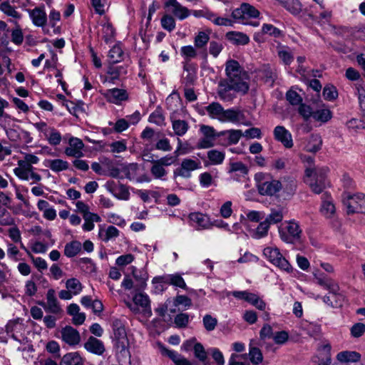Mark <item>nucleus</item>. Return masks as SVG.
<instances>
[{
	"label": "nucleus",
	"mask_w": 365,
	"mask_h": 365,
	"mask_svg": "<svg viewBox=\"0 0 365 365\" xmlns=\"http://www.w3.org/2000/svg\"><path fill=\"white\" fill-rule=\"evenodd\" d=\"M83 346L87 351L98 356L103 355L106 351L103 341L93 336H90Z\"/></svg>",
	"instance_id": "393cba45"
},
{
	"label": "nucleus",
	"mask_w": 365,
	"mask_h": 365,
	"mask_svg": "<svg viewBox=\"0 0 365 365\" xmlns=\"http://www.w3.org/2000/svg\"><path fill=\"white\" fill-rule=\"evenodd\" d=\"M83 148L84 144L80 138L71 136L68 140L64 153L68 157L80 158L83 156Z\"/></svg>",
	"instance_id": "f3484780"
},
{
	"label": "nucleus",
	"mask_w": 365,
	"mask_h": 365,
	"mask_svg": "<svg viewBox=\"0 0 365 365\" xmlns=\"http://www.w3.org/2000/svg\"><path fill=\"white\" fill-rule=\"evenodd\" d=\"M27 12L34 26L43 27L46 24L47 14L45 11L44 6H38L33 9H28Z\"/></svg>",
	"instance_id": "412c9836"
},
{
	"label": "nucleus",
	"mask_w": 365,
	"mask_h": 365,
	"mask_svg": "<svg viewBox=\"0 0 365 365\" xmlns=\"http://www.w3.org/2000/svg\"><path fill=\"white\" fill-rule=\"evenodd\" d=\"M188 218L190 225L197 230L207 229L211 225L208 216L201 212H192Z\"/></svg>",
	"instance_id": "5701e85b"
},
{
	"label": "nucleus",
	"mask_w": 365,
	"mask_h": 365,
	"mask_svg": "<svg viewBox=\"0 0 365 365\" xmlns=\"http://www.w3.org/2000/svg\"><path fill=\"white\" fill-rule=\"evenodd\" d=\"M327 290H329V294L322 298L323 302L328 307L333 308L342 307L345 302V297L339 292L338 284L331 286Z\"/></svg>",
	"instance_id": "ddd939ff"
},
{
	"label": "nucleus",
	"mask_w": 365,
	"mask_h": 365,
	"mask_svg": "<svg viewBox=\"0 0 365 365\" xmlns=\"http://www.w3.org/2000/svg\"><path fill=\"white\" fill-rule=\"evenodd\" d=\"M259 15V11L253 6L244 3L240 8L235 9L232 12V16L236 22L247 24L250 18H257Z\"/></svg>",
	"instance_id": "9d476101"
},
{
	"label": "nucleus",
	"mask_w": 365,
	"mask_h": 365,
	"mask_svg": "<svg viewBox=\"0 0 365 365\" xmlns=\"http://www.w3.org/2000/svg\"><path fill=\"white\" fill-rule=\"evenodd\" d=\"M187 152L185 148H182V142L178 139V145L175 151L174 152L175 155H168L158 160H155L157 163L165 168L175 163L177 160V158L180 155H185Z\"/></svg>",
	"instance_id": "a878e982"
},
{
	"label": "nucleus",
	"mask_w": 365,
	"mask_h": 365,
	"mask_svg": "<svg viewBox=\"0 0 365 365\" xmlns=\"http://www.w3.org/2000/svg\"><path fill=\"white\" fill-rule=\"evenodd\" d=\"M165 6L168 9V11L174 17L180 21L187 19L191 14V11L180 4L177 0H167L165 3Z\"/></svg>",
	"instance_id": "2eb2a0df"
},
{
	"label": "nucleus",
	"mask_w": 365,
	"mask_h": 365,
	"mask_svg": "<svg viewBox=\"0 0 365 365\" xmlns=\"http://www.w3.org/2000/svg\"><path fill=\"white\" fill-rule=\"evenodd\" d=\"M270 225L265 221L261 222L255 229H249V235L254 239H261L266 237Z\"/></svg>",
	"instance_id": "a19ab883"
},
{
	"label": "nucleus",
	"mask_w": 365,
	"mask_h": 365,
	"mask_svg": "<svg viewBox=\"0 0 365 365\" xmlns=\"http://www.w3.org/2000/svg\"><path fill=\"white\" fill-rule=\"evenodd\" d=\"M62 340L70 346L79 344L81 336L78 331L71 327H66L61 331Z\"/></svg>",
	"instance_id": "b1692460"
},
{
	"label": "nucleus",
	"mask_w": 365,
	"mask_h": 365,
	"mask_svg": "<svg viewBox=\"0 0 365 365\" xmlns=\"http://www.w3.org/2000/svg\"><path fill=\"white\" fill-rule=\"evenodd\" d=\"M43 165L55 173L66 170L68 168V163L62 159H47L43 162Z\"/></svg>",
	"instance_id": "e433bc0d"
},
{
	"label": "nucleus",
	"mask_w": 365,
	"mask_h": 365,
	"mask_svg": "<svg viewBox=\"0 0 365 365\" xmlns=\"http://www.w3.org/2000/svg\"><path fill=\"white\" fill-rule=\"evenodd\" d=\"M16 121L15 118L4 111L0 115V129L6 130L9 127H13Z\"/></svg>",
	"instance_id": "680f3d73"
},
{
	"label": "nucleus",
	"mask_w": 365,
	"mask_h": 365,
	"mask_svg": "<svg viewBox=\"0 0 365 365\" xmlns=\"http://www.w3.org/2000/svg\"><path fill=\"white\" fill-rule=\"evenodd\" d=\"M221 122H231L242 124L246 126L252 125V123L245 120V115L240 110L227 109L223 110Z\"/></svg>",
	"instance_id": "a211bd4d"
},
{
	"label": "nucleus",
	"mask_w": 365,
	"mask_h": 365,
	"mask_svg": "<svg viewBox=\"0 0 365 365\" xmlns=\"http://www.w3.org/2000/svg\"><path fill=\"white\" fill-rule=\"evenodd\" d=\"M109 151L112 153H120L127 150V142L125 140L114 141L109 144Z\"/></svg>",
	"instance_id": "338daca9"
},
{
	"label": "nucleus",
	"mask_w": 365,
	"mask_h": 365,
	"mask_svg": "<svg viewBox=\"0 0 365 365\" xmlns=\"http://www.w3.org/2000/svg\"><path fill=\"white\" fill-rule=\"evenodd\" d=\"M275 140L280 142L285 148H291L294 143L291 133L284 126L277 125L273 131Z\"/></svg>",
	"instance_id": "4be33fe9"
},
{
	"label": "nucleus",
	"mask_w": 365,
	"mask_h": 365,
	"mask_svg": "<svg viewBox=\"0 0 365 365\" xmlns=\"http://www.w3.org/2000/svg\"><path fill=\"white\" fill-rule=\"evenodd\" d=\"M354 86L359 106L362 110H365V84L363 83H357Z\"/></svg>",
	"instance_id": "e2e57ef3"
},
{
	"label": "nucleus",
	"mask_w": 365,
	"mask_h": 365,
	"mask_svg": "<svg viewBox=\"0 0 365 365\" xmlns=\"http://www.w3.org/2000/svg\"><path fill=\"white\" fill-rule=\"evenodd\" d=\"M210 40L209 34L205 31L198 32L194 38L195 47L197 48H202L206 46Z\"/></svg>",
	"instance_id": "bf43d9fd"
},
{
	"label": "nucleus",
	"mask_w": 365,
	"mask_h": 365,
	"mask_svg": "<svg viewBox=\"0 0 365 365\" xmlns=\"http://www.w3.org/2000/svg\"><path fill=\"white\" fill-rule=\"evenodd\" d=\"M125 304L134 314H140L146 318L152 315L150 300L145 293L141 292L135 293L132 300L126 301Z\"/></svg>",
	"instance_id": "20e7f679"
},
{
	"label": "nucleus",
	"mask_w": 365,
	"mask_h": 365,
	"mask_svg": "<svg viewBox=\"0 0 365 365\" xmlns=\"http://www.w3.org/2000/svg\"><path fill=\"white\" fill-rule=\"evenodd\" d=\"M82 245L80 242L74 240L66 244L64 247V255L67 257L76 256L81 250Z\"/></svg>",
	"instance_id": "49530a36"
},
{
	"label": "nucleus",
	"mask_w": 365,
	"mask_h": 365,
	"mask_svg": "<svg viewBox=\"0 0 365 365\" xmlns=\"http://www.w3.org/2000/svg\"><path fill=\"white\" fill-rule=\"evenodd\" d=\"M161 26L166 31L171 32L175 29V20L173 16L165 14L160 21Z\"/></svg>",
	"instance_id": "0e129e2a"
},
{
	"label": "nucleus",
	"mask_w": 365,
	"mask_h": 365,
	"mask_svg": "<svg viewBox=\"0 0 365 365\" xmlns=\"http://www.w3.org/2000/svg\"><path fill=\"white\" fill-rule=\"evenodd\" d=\"M84 223L82 228L84 231H91L94 229V222L101 221V217L95 213H87L83 217Z\"/></svg>",
	"instance_id": "09e8293b"
},
{
	"label": "nucleus",
	"mask_w": 365,
	"mask_h": 365,
	"mask_svg": "<svg viewBox=\"0 0 365 365\" xmlns=\"http://www.w3.org/2000/svg\"><path fill=\"white\" fill-rule=\"evenodd\" d=\"M307 163L310 166L305 170L304 181L314 192L319 194L325 187L324 176L312 165L313 158L308 157Z\"/></svg>",
	"instance_id": "39448f33"
},
{
	"label": "nucleus",
	"mask_w": 365,
	"mask_h": 365,
	"mask_svg": "<svg viewBox=\"0 0 365 365\" xmlns=\"http://www.w3.org/2000/svg\"><path fill=\"white\" fill-rule=\"evenodd\" d=\"M138 170V167L137 164L131 163L126 165H124L122 168L121 172L123 173V177H125L130 180H136L137 182H150V179L148 178H137V172Z\"/></svg>",
	"instance_id": "c85d7f7f"
},
{
	"label": "nucleus",
	"mask_w": 365,
	"mask_h": 365,
	"mask_svg": "<svg viewBox=\"0 0 365 365\" xmlns=\"http://www.w3.org/2000/svg\"><path fill=\"white\" fill-rule=\"evenodd\" d=\"M257 187L260 195L272 196L282 187V183L269 174L258 173L255 175Z\"/></svg>",
	"instance_id": "7ed1b4c3"
},
{
	"label": "nucleus",
	"mask_w": 365,
	"mask_h": 365,
	"mask_svg": "<svg viewBox=\"0 0 365 365\" xmlns=\"http://www.w3.org/2000/svg\"><path fill=\"white\" fill-rule=\"evenodd\" d=\"M336 359L341 363H354L361 359V354L354 351H343L337 354Z\"/></svg>",
	"instance_id": "4c0bfd02"
},
{
	"label": "nucleus",
	"mask_w": 365,
	"mask_h": 365,
	"mask_svg": "<svg viewBox=\"0 0 365 365\" xmlns=\"http://www.w3.org/2000/svg\"><path fill=\"white\" fill-rule=\"evenodd\" d=\"M123 51L120 44L113 46L108 53V57L110 62L115 63L120 62L123 59Z\"/></svg>",
	"instance_id": "6e6d98bb"
},
{
	"label": "nucleus",
	"mask_w": 365,
	"mask_h": 365,
	"mask_svg": "<svg viewBox=\"0 0 365 365\" xmlns=\"http://www.w3.org/2000/svg\"><path fill=\"white\" fill-rule=\"evenodd\" d=\"M226 37L230 41L237 45H246L250 41V38L247 34L237 31L228 32Z\"/></svg>",
	"instance_id": "c03bdc74"
},
{
	"label": "nucleus",
	"mask_w": 365,
	"mask_h": 365,
	"mask_svg": "<svg viewBox=\"0 0 365 365\" xmlns=\"http://www.w3.org/2000/svg\"><path fill=\"white\" fill-rule=\"evenodd\" d=\"M66 287L73 295L79 294L82 291V285L78 279L76 278L68 279L66 282Z\"/></svg>",
	"instance_id": "13d9d810"
},
{
	"label": "nucleus",
	"mask_w": 365,
	"mask_h": 365,
	"mask_svg": "<svg viewBox=\"0 0 365 365\" xmlns=\"http://www.w3.org/2000/svg\"><path fill=\"white\" fill-rule=\"evenodd\" d=\"M150 173L155 179L164 180L168 174V171L165 168L157 163L155 161H152V167L150 168Z\"/></svg>",
	"instance_id": "4d7b16f0"
},
{
	"label": "nucleus",
	"mask_w": 365,
	"mask_h": 365,
	"mask_svg": "<svg viewBox=\"0 0 365 365\" xmlns=\"http://www.w3.org/2000/svg\"><path fill=\"white\" fill-rule=\"evenodd\" d=\"M114 340L115 346L120 351H124L128 348V339L125 327H119L114 329Z\"/></svg>",
	"instance_id": "7c9ffc66"
},
{
	"label": "nucleus",
	"mask_w": 365,
	"mask_h": 365,
	"mask_svg": "<svg viewBox=\"0 0 365 365\" xmlns=\"http://www.w3.org/2000/svg\"><path fill=\"white\" fill-rule=\"evenodd\" d=\"M83 359L78 352H70L62 357L59 365H83Z\"/></svg>",
	"instance_id": "37998d69"
},
{
	"label": "nucleus",
	"mask_w": 365,
	"mask_h": 365,
	"mask_svg": "<svg viewBox=\"0 0 365 365\" xmlns=\"http://www.w3.org/2000/svg\"><path fill=\"white\" fill-rule=\"evenodd\" d=\"M37 208L42 212L46 220L52 221L56 218V210L46 200H39L37 202Z\"/></svg>",
	"instance_id": "2f4dec72"
},
{
	"label": "nucleus",
	"mask_w": 365,
	"mask_h": 365,
	"mask_svg": "<svg viewBox=\"0 0 365 365\" xmlns=\"http://www.w3.org/2000/svg\"><path fill=\"white\" fill-rule=\"evenodd\" d=\"M200 168L201 163L199 160L185 158L182 161L180 168L175 172V175L184 178H189L191 176V172Z\"/></svg>",
	"instance_id": "dca6fc26"
},
{
	"label": "nucleus",
	"mask_w": 365,
	"mask_h": 365,
	"mask_svg": "<svg viewBox=\"0 0 365 365\" xmlns=\"http://www.w3.org/2000/svg\"><path fill=\"white\" fill-rule=\"evenodd\" d=\"M102 95L109 103L116 105L120 104L128 98V94L124 89L112 88L101 92Z\"/></svg>",
	"instance_id": "6ab92c4d"
},
{
	"label": "nucleus",
	"mask_w": 365,
	"mask_h": 365,
	"mask_svg": "<svg viewBox=\"0 0 365 365\" xmlns=\"http://www.w3.org/2000/svg\"><path fill=\"white\" fill-rule=\"evenodd\" d=\"M14 159H16L15 156ZM18 166L14 169V175L21 180L31 181V183H36L41 180V176L35 172L32 166L39 162V158L34 154L24 153L23 159H18Z\"/></svg>",
	"instance_id": "f03ea898"
},
{
	"label": "nucleus",
	"mask_w": 365,
	"mask_h": 365,
	"mask_svg": "<svg viewBox=\"0 0 365 365\" xmlns=\"http://www.w3.org/2000/svg\"><path fill=\"white\" fill-rule=\"evenodd\" d=\"M98 35L104 40L106 43L114 41L115 36V30L113 24L106 19H103L100 24Z\"/></svg>",
	"instance_id": "aec40b11"
},
{
	"label": "nucleus",
	"mask_w": 365,
	"mask_h": 365,
	"mask_svg": "<svg viewBox=\"0 0 365 365\" xmlns=\"http://www.w3.org/2000/svg\"><path fill=\"white\" fill-rule=\"evenodd\" d=\"M342 200L348 214L354 212L365 213L364 194L357 193L351 195L349 193H344Z\"/></svg>",
	"instance_id": "6e6552de"
},
{
	"label": "nucleus",
	"mask_w": 365,
	"mask_h": 365,
	"mask_svg": "<svg viewBox=\"0 0 365 365\" xmlns=\"http://www.w3.org/2000/svg\"><path fill=\"white\" fill-rule=\"evenodd\" d=\"M165 280H167V284H168L173 285L176 287H179L183 289H187V285L185 280L178 273L165 274Z\"/></svg>",
	"instance_id": "3c124183"
},
{
	"label": "nucleus",
	"mask_w": 365,
	"mask_h": 365,
	"mask_svg": "<svg viewBox=\"0 0 365 365\" xmlns=\"http://www.w3.org/2000/svg\"><path fill=\"white\" fill-rule=\"evenodd\" d=\"M217 136L224 137L227 143L226 145L237 144L242 137V131L241 130L230 129L220 132Z\"/></svg>",
	"instance_id": "473e14b6"
},
{
	"label": "nucleus",
	"mask_w": 365,
	"mask_h": 365,
	"mask_svg": "<svg viewBox=\"0 0 365 365\" xmlns=\"http://www.w3.org/2000/svg\"><path fill=\"white\" fill-rule=\"evenodd\" d=\"M160 350L162 354L168 356L173 360L175 365H192L191 363L178 352L167 349L165 346L160 344Z\"/></svg>",
	"instance_id": "c756f323"
},
{
	"label": "nucleus",
	"mask_w": 365,
	"mask_h": 365,
	"mask_svg": "<svg viewBox=\"0 0 365 365\" xmlns=\"http://www.w3.org/2000/svg\"><path fill=\"white\" fill-rule=\"evenodd\" d=\"M173 129L177 135L182 136L187 131L188 125L184 120H174L173 122Z\"/></svg>",
	"instance_id": "774afa93"
},
{
	"label": "nucleus",
	"mask_w": 365,
	"mask_h": 365,
	"mask_svg": "<svg viewBox=\"0 0 365 365\" xmlns=\"http://www.w3.org/2000/svg\"><path fill=\"white\" fill-rule=\"evenodd\" d=\"M110 192L118 200H128L130 198V192L125 185H113V182H108Z\"/></svg>",
	"instance_id": "72a5a7b5"
},
{
	"label": "nucleus",
	"mask_w": 365,
	"mask_h": 365,
	"mask_svg": "<svg viewBox=\"0 0 365 365\" xmlns=\"http://www.w3.org/2000/svg\"><path fill=\"white\" fill-rule=\"evenodd\" d=\"M300 329L310 336H315L320 332V327L315 323L303 321L300 323Z\"/></svg>",
	"instance_id": "de8ad7c7"
},
{
	"label": "nucleus",
	"mask_w": 365,
	"mask_h": 365,
	"mask_svg": "<svg viewBox=\"0 0 365 365\" xmlns=\"http://www.w3.org/2000/svg\"><path fill=\"white\" fill-rule=\"evenodd\" d=\"M284 217L283 209H272L271 212L266 217L265 221L271 225L272 224H276L280 222Z\"/></svg>",
	"instance_id": "5fc2aeb1"
},
{
	"label": "nucleus",
	"mask_w": 365,
	"mask_h": 365,
	"mask_svg": "<svg viewBox=\"0 0 365 365\" xmlns=\"http://www.w3.org/2000/svg\"><path fill=\"white\" fill-rule=\"evenodd\" d=\"M132 274L134 279L138 282V287L139 289H143L146 287V282L148 279V275L146 272L143 270H138L135 267H130Z\"/></svg>",
	"instance_id": "a18cd8bd"
},
{
	"label": "nucleus",
	"mask_w": 365,
	"mask_h": 365,
	"mask_svg": "<svg viewBox=\"0 0 365 365\" xmlns=\"http://www.w3.org/2000/svg\"><path fill=\"white\" fill-rule=\"evenodd\" d=\"M322 140L319 135L312 134L307 140L304 150L309 153H317L321 149Z\"/></svg>",
	"instance_id": "c9c22d12"
},
{
	"label": "nucleus",
	"mask_w": 365,
	"mask_h": 365,
	"mask_svg": "<svg viewBox=\"0 0 365 365\" xmlns=\"http://www.w3.org/2000/svg\"><path fill=\"white\" fill-rule=\"evenodd\" d=\"M196 68L192 64L186 63L184 66V71L182 75V83L186 86L192 85L196 80Z\"/></svg>",
	"instance_id": "ea45409f"
},
{
	"label": "nucleus",
	"mask_w": 365,
	"mask_h": 365,
	"mask_svg": "<svg viewBox=\"0 0 365 365\" xmlns=\"http://www.w3.org/2000/svg\"><path fill=\"white\" fill-rule=\"evenodd\" d=\"M313 275L317 281V283L326 289L336 284V282L333 279L327 277L323 273H321L318 271L314 272Z\"/></svg>",
	"instance_id": "864d4df0"
},
{
	"label": "nucleus",
	"mask_w": 365,
	"mask_h": 365,
	"mask_svg": "<svg viewBox=\"0 0 365 365\" xmlns=\"http://www.w3.org/2000/svg\"><path fill=\"white\" fill-rule=\"evenodd\" d=\"M279 4L294 16L302 11V4L299 0H277Z\"/></svg>",
	"instance_id": "f704fd0d"
},
{
	"label": "nucleus",
	"mask_w": 365,
	"mask_h": 365,
	"mask_svg": "<svg viewBox=\"0 0 365 365\" xmlns=\"http://www.w3.org/2000/svg\"><path fill=\"white\" fill-rule=\"evenodd\" d=\"M223 108L219 103H212L200 110L201 115L206 113L213 119H217L221 122L223 114Z\"/></svg>",
	"instance_id": "bb28decb"
},
{
	"label": "nucleus",
	"mask_w": 365,
	"mask_h": 365,
	"mask_svg": "<svg viewBox=\"0 0 365 365\" xmlns=\"http://www.w3.org/2000/svg\"><path fill=\"white\" fill-rule=\"evenodd\" d=\"M119 235V230L114 226L108 227H101L98 230V237L103 242L115 240Z\"/></svg>",
	"instance_id": "58836bf2"
},
{
	"label": "nucleus",
	"mask_w": 365,
	"mask_h": 365,
	"mask_svg": "<svg viewBox=\"0 0 365 365\" xmlns=\"http://www.w3.org/2000/svg\"><path fill=\"white\" fill-rule=\"evenodd\" d=\"M152 284L154 287V292L155 294L163 292L165 289V285L168 284L167 280H165V274L163 276L155 277L152 279Z\"/></svg>",
	"instance_id": "052dcab7"
},
{
	"label": "nucleus",
	"mask_w": 365,
	"mask_h": 365,
	"mask_svg": "<svg viewBox=\"0 0 365 365\" xmlns=\"http://www.w3.org/2000/svg\"><path fill=\"white\" fill-rule=\"evenodd\" d=\"M322 199L321 213L327 218L332 217L336 210L331 197L325 192L322 195Z\"/></svg>",
	"instance_id": "cd10ccee"
},
{
	"label": "nucleus",
	"mask_w": 365,
	"mask_h": 365,
	"mask_svg": "<svg viewBox=\"0 0 365 365\" xmlns=\"http://www.w3.org/2000/svg\"><path fill=\"white\" fill-rule=\"evenodd\" d=\"M263 255L269 262L280 270L287 273L292 272L293 267L277 247L270 246L265 247L263 250Z\"/></svg>",
	"instance_id": "423d86ee"
},
{
	"label": "nucleus",
	"mask_w": 365,
	"mask_h": 365,
	"mask_svg": "<svg viewBox=\"0 0 365 365\" xmlns=\"http://www.w3.org/2000/svg\"><path fill=\"white\" fill-rule=\"evenodd\" d=\"M192 345L195 357L201 361H205L207 359V352L200 343H195L194 340H189L184 344L186 349H188Z\"/></svg>",
	"instance_id": "79ce46f5"
},
{
	"label": "nucleus",
	"mask_w": 365,
	"mask_h": 365,
	"mask_svg": "<svg viewBox=\"0 0 365 365\" xmlns=\"http://www.w3.org/2000/svg\"><path fill=\"white\" fill-rule=\"evenodd\" d=\"M0 10L6 16L14 19H20L21 18V15L16 11V7L8 1H4L0 4Z\"/></svg>",
	"instance_id": "8fccbe9b"
},
{
	"label": "nucleus",
	"mask_w": 365,
	"mask_h": 365,
	"mask_svg": "<svg viewBox=\"0 0 365 365\" xmlns=\"http://www.w3.org/2000/svg\"><path fill=\"white\" fill-rule=\"evenodd\" d=\"M281 240L286 243H292L300 238L302 230L294 220L284 222L279 227Z\"/></svg>",
	"instance_id": "0eeeda50"
},
{
	"label": "nucleus",
	"mask_w": 365,
	"mask_h": 365,
	"mask_svg": "<svg viewBox=\"0 0 365 365\" xmlns=\"http://www.w3.org/2000/svg\"><path fill=\"white\" fill-rule=\"evenodd\" d=\"M33 125L41 134V136H43L51 145L56 146L61 143V134L54 127L48 125L43 121L35 123Z\"/></svg>",
	"instance_id": "1a4fd4ad"
},
{
	"label": "nucleus",
	"mask_w": 365,
	"mask_h": 365,
	"mask_svg": "<svg viewBox=\"0 0 365 365\" xmlns=\"http://www.w3.org/2000/svg\"><path fill=\"white\" fill-rule=\"evenodd\" d=\"M191 14L196 18H205L217 26H232L234 24L232 19L218 16L215 13L207 9L194 10L191 11Z\"/></svg>",
	"instance_id": "f8f14e48"
},
{
	"label": "nucleus",
	"mask_w": 365,
	"mask_h": 365,
	"mask_svg": "<svg viewBox=\"0 0 365 365\" xmlns=\"http://www.w3.org/2000/svg\"><path fill=\"white\" fill-rule=\"evenodd\" d=\"M46 302H40L41 305L46 312L55 314L62 313L63 309L56 296V291L53 289H49L46 295Z\"/></svg>",
	"instance_id": "4468645a"
},
{
	"label": "nucleus",
	"mask_w": 365,
	"mask_h": 365,
	"mask_svg": "<svg viewBox=\"0 0 365 365\" xmlns=\"http://www.w3.org/2000/svg\"><path fill=\"white\" fill-rule=\"evenodd\" d=\"M225 72L228 78L227 86L223 88L220 86L218 94L224 101L230 100L231 98L227 96V92L233 90L236 92L246 93L249 90L247 74L245 72L240 63L235 60H229L225 64Z\"/></svg>",
	"instance_id": "f257e3e1"
},
{
	"label": "nucleus",
	"mask_w": 365,
	"mask_h": 365,
	"mask_svg": "<svg viewBox=\"0 0 365 365\" xmlns=\"http://www.w3.org/2000/svg\"><path fill=\"white\" fill-rule=\"evenodd\" d=\"M313 118L322 123H326L331 118V112L327 108L317 110L313 113Z\"/></svg>",
	"instance_id": "69168bd1"
},
{
	"label": "nucleus",
	"mask_w": 365,
	"mask_h": 365,
	"mask_svg": "<svg viewBox=\"0 0 365 365\" xmlns=\"http://www.w3.org/2000/svg\"><path fill=\"white\" fill-rule=\"evenodd\" d=\"M207 158L211 165H220L225 158V153L224 151L212 149L207 152Z\"/></svg>",
	"instance_id": "603ef678"
},
{
	"label": "nucleus",
	"mask_w": 365,
	"mask_h": 365,
	"mask_svg": "<svg viewBox=\"0 0 365 365\" xmlns=\"http://www.w3.org/2000/svg\"><path fill=\"white\" fill-rule=\"evenodd\" d=\"M6 334L14 340L22 344L24 343L26 337L25 336V325L23 320L17 319L9 321L6 326Z\"/></svg>",
	"instance_id": "9b49d317"
}]
</instances>
